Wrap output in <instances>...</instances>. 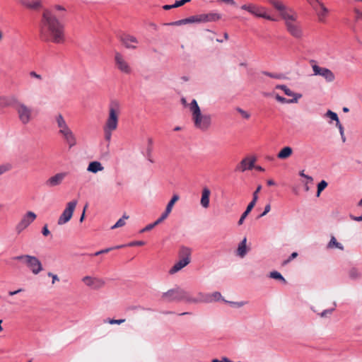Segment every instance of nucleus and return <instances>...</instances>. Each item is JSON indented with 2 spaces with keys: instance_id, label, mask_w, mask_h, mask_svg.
I'll list each match as a JSON object with an SVG mask.
<instances>
[{
  "instance_id": "nucleus-47",
  "label": "nucleus",
  "mask_w": 362,
  "mask_h": 362,
  "mask_svg": "<svg viewBox=\"0 0 362 362\" xmlns=\"http://www.w3.org/2000/svg\"><path fill=\"white\" fill-rule=\"evenodd\" d=\"M236 110L243 116V117L245 118V119H249L250 117V113H248L247 112H246L245 110L240 108V107H238L236 109Z\"/></svg>"
},
{
  "instance_id": "nucleus-15",
  "label": "nucleus",
  "mask_w": 362,
  "mask_h": 362,
  "mask_svg": "<svg viewBox=\"0 0 362 362\" xmlns=\"http://www.w3.org/2000/svg\"><path fill=\"white\" fill-rule=\"evenodd\" d=\"M115 62L117 68L122 73L129 74L132 73V68L124 56L119 52L115 54Z\"/></svg>"
},
{
  "instance_id": "nucleus-13",
  "label": "nucleus",
  "mask_w": 362,
  "mask_h": 362,
  "mask_svg": "<svg viewBox=\"0 0 362 362\" xmlns=\"http://www.w3.org/2000/svg\"><path fill=\"white\" fill-rule=\"evenodd\" d=\"M81 281L87 287L93 290L100 289L105 284V281L103 279L93 276H85Z\"/></svg>"
},
{
  "instance_id": "nucleus-54",
  "label": "nucleus",
  "mask_w": 362,
  "mask_h": 362,
  "mask_svg": "<svg viewBox=\"0 0 362 362\" xmlns=\"http://www.w3.org/2000/svg\"><path fill=\"white\" fill-rule=\"evenodd\" d=\"M144 245V241H134L128 244L129 246H141Z\"/></svg>"
},
{
  "instance_id": "nucleus-21",
  "label": "nucleus",
  "mask_w": 362,
  "mask_h": 362,
  "mask_svg": "<svg viewBox=\"0 0 362 362\" xmlns=\"http://www.w3.org/2000/svg\"><path fill=\"white\" fill-rule=\"evenodd\" d=\"M122 42L127 49H136L139 41L137 38L131 35H125L122 37Z\"/></svg>"
},
{
  "instance_id": "nucleus-27",
  "label": "nucleus",
  "mask_w": 362,
  "mask_h": 362,
  "mask_svg": "<svg viewBox=\"0 0 362 362\" xmlns=\"http://www.w3.org/2000/svg\"><path fill=\"white\" fill-rule=\"evenodd\" d=\"M293 154V149L290 146H284L277 154V158L281 160L288 158Z\"/></svg>"
},
{
  "instance_id": "nucleus-34",
  "label": "nucleus",
  "mask_w": 362,
  "mask_h": 362,
  "mask_svg": "<svg viewBox=\"0 0 362 362\" xmlns=\"http://www.w3.org/2000/svg\"><path fill=\"white\" fill-rule=\"evenodd\" d=\"M276 100L281 103H297L296 98L286 99L279 94L275 95Z\"/></svg>"
},
{
  "instance_id": "nucleus-6",
  "label": "nucleus",
  "mask_w": 362,
  "mask_h": 362,
  "mask_svg": "<svg viewBox=\"0 0 362 362\" xmlns=\"http://www.w3.org/2000/svg\"><path fill=\"white\" fill-rule=\"evenodd\" d=\"M120 114V105L116 100L111 101L109 105L108 116L105 120L103 128L116 130L118 127L119 116Z\"/></svg>"
},
{
  "instance_id": "nucleus-59",
  "label": "nucleus",
  "mask_w": 362,
  "mask_h": 362,
  "mask_svg": "<svg viewBox=\"0 0 362 362\" xmlns=\"http://www.w3.org/2000/svg\"><path fill=\"white\" fill-rule=\"evenodd\" d=\"M23 291V288H19V289H18V290H16V291H9V292H8V295H9V296H14V295H16V294H18V293H19L22 292Z\"/></svg>"
},
{
  "instance_id": "nucleus-55",
  "label": "nucleus",
  "mask_w": 362,
  "mask_h": 362,
  "mask_svg": "<svg viewBox=\"0 0 362 362\" xmlns=\"http://www.w3.org/2000/svg\"><path fill=\"white\" fill-rule=\"evenodd\" d=\"M48 276H51L52 278V284H54L56 281H59L57 275H56V274H52L51 272H49L48 273Z\"/></svg>"
},
{
  "instance_id": "nucleus-38",
  "label": "nucleus",
  "mask_w": 362,
  "mask_h": 362,
  "mask_svg": "<svg viewBox=\"0 0 362 362\" xmlns=\"http://www.w3.org/2000/svg\"><path fill=\"white\" fill-rule=\"evenodd\" d=\"M349 276L351 279H357L361 276V274L356 268H352L349 272Z\"/></svg>"
},
{
  "instance_id": "nucleus-2",
  "label": "nucleus",
  "mask_w": 362,
  "mask_h": 362,
  "mask_svg": "<svg viewBox=\"0 0 362 362\" xmlns=\"http://www.w3.org/2000/svg\"><path fill=\"white\" fill-rule=\"evenodd\" d=\"M267 1L279 11L281 18L284 21L286 31L289 35L297 40L303 38V28L301 22L298 20L297 13L286 7L279 0H267Z\"/></svg>"
},
{
  "instance_id": "nucleus-52",
  "label": "nucleus",
  "mask_w": 362,
  "mask_h": 362,
  "mask_svg": "<svg viewBox=\"0 0 362 362\" xmlns=\"http://www.w3.org/2000/svg\"><path fill=\"white\" fill-rule=\"evenodd\" d=\"M191 0H180V1H176L175 2V6H176V8H177L179 6H181L184 5L186 3L189 2Z\"/></svg>"
},
{
  "instance_id": "nucleus-25",
  "label": "nucleus",
  "mask_w": 362,
  "mask_h": 362,
  "mask_svg": "<svg viewBox=\"0 0 362 362\" xmlns=\"http://www.w3.org/2000/svg\"><path fill=\"white\" fill-rule=\"evenodd\" d=\"M21 4L29 9H38L41 7V0H21Z\"/></svg>"
},
{
  "instance_id": "nucleus-1",
  "label": "nucleus",
  "mask_w": 362,
  "mask_h": 362,
  "mask_svg": "<svg viewBox=\"0 0 362 362\" xmlns=\"http://www.w3.org/2000/svg\"><path fill=\"white\" fill-rule=\"evenodd\" d=\"M40 35L42 40L45 42L62 44L65 41L64 24L48 10L42 13Z\"/></svg>"
},
{
  "instance_id": "nucleus-7",
  "label": "nucleus",
  "mask_w": 362,
  "mask_h": 362,
  "mask_svg": "<svg viewBox=\"0 0 362 362\" xmlns=\"http://www.w3.org/2000/svg\"><path fill=\"white\" fill-rule=\"evenodd\" d=\"M192 250L189 247L182 246L179 250V261L177 262L169 270L170 274H174L188 265L191 262Z\"/></svg>"
},
{
  "instance_id": "nucleus-19",
  "label": "nucleus",
  "mask_w": 362,
  "mask_h": 362,
  "mask_svg": "<svg viewBox=\"0 0 362 362\" xmlns=\"http://www.w3.org/2000/svg\"><path fill=\"white\" fill-rule=\"evenodd\" d=\"M312 6L315 9L319 21L324 22L329 12L328 9L320 0H318V2L313 1V6Z\"/></svg>"
},
{
  "instance_id": "nucleus-53",
  "label": "nucleus",
  "mask_w": 362,
  "mask_h": 362,
  "mask_svg": "<svg viewBox=\"0 0 362 362\" xmlns=\"http://www.w3.org/2000/svg\"><path fill=\"white\" fill-rule=\"evenodd\" d=\"M336 127L339 129L340 135L343 136V134L344 133V129L342 124L340 123V121L336 123Z\"/></svg>"
},
{
  "instance_id": "nucleus-64",
  "label": "nucleus",
  "mask_w": 362,
  "mask_h": 362,
  "mask_svg": "<svg viewBox=\"0 0 362 362\" xmlns=\"http://www.w3.org/2000/svg\"><path fill=\"white\" fill-rule=\"evenodd\" d=\"M54 8L57 11H65V8L61 5H56Z\"/></svg>"
},
{
  "instance_id": "nucleus-61",
  "label": "nucleus",
  "mask_w": 362,
  "mask_h": 362,
  "mask_svg": "<svg viewBox=\"0 0 362 362\" xmlns=\"http://www.w3.org/2000/svg\"><path fill=\"white\" fill-rule=\"evenodd\" d=\"M351 218L352 220L356 221H362V215L359 216H351Z\"/></svg>"
},
{
  "instance_id": "nucleus-31",
  "label": "nucleus",
  "mask_w": 362,
  "mask_h": 362,
  "mask_svg": "<svg viewBox=\"0 0 362 362\" xmlns=\"http://www.w3.org/2000/svg\"><path fill=\"white\" fill-rule=\"evenodd\" d=\"M327 248H329V249L337 248L341 250H343L344 246L340 243H338L334 236H332L329 243L327 244Z\"/></svg>"
},
{
  "instance_id": "nucleus-44",
  "label": "nucleus",
  "mask_w": 362,
  "mask_h": 362,
  "mask_svg": "<svg viewBox=\"0 0 362 362\" xmlns=\"http://www.w3.org/2000/svg\"><path fill=\"white\" fill-rule=\"evenodd\" d=\"M105 323H109L110 325H120L125 322V319H119V320H113V319H107L104 321Z\"/></svg>"
},
{
  "instance_id": "nucleus-14",
  "label": "nucleus",
  "mask_w": 362,
  "mask_h": 362,
  "mask_svg": "<svg viewBox=\"0 0 362 362\" xmlns=\"http://www.w3.org/2000/svg\"><path fill=\"white\" fill-rule=\"evenodd\" d=\"M312 69L314 76H320L325 79L327 82H332L335 79L334 73L329 69L321 67L317 64L312 65Z\"/></svg>"
},
{
  "instance_id": "nucleus-49",
  "label": "nucleus",
  "mask_w": 362,
  "mask_h": 362,
  "mask_svg": "<svg viewBox=\"0 0 362 362\" xmlns=\"http://www.w3.org/2000/svg\"><path fill=\"white\" fill-rule=\"evenodd\" d=\"M156 226H157V224H156V221L153 223H151V224H148L147 225L145 228H144L141 232L143 233V232H145V231H148V230H150L151 229H153Z\"/></svg>"
},
{
  "instance_id": "nucleus-18",
  "label": "nucleus",
  "mask_w": 362,
  "mask_h": 362,
  "mask_svg": "<svg viewBox=\"0 0 362 362\" xmlns=\"http://www.w3.org/2000/svg\"><path fill=\"white\" fill-rule=\"evenodd\" d=\"M256 161L255 158L246 157L243 158L238 165H236L235 170L243 173L247 170H252L254 168Z\"/></svg>"
},
{
  "instance_id": "nucleus-32",
  "label": "nucleus",
  "mask_w": 362,
  "mask_h": 362,
  "mask_svg": "<svg viewBox=\"0 0 362 362\" xmlns=\"http://www.w3.org/2000/svg\"><path fill=\"white\" fill-rule=\"evenodd\" d=\"M179 198L180 197L177 194H174L173 196V197L171 198V199L170 200V202H168V204L166 206L165 211H167V213L170 214L175 203L177 201H178Z\"/></svg>"
},
{
  "instance_id": "nucleus-12",
  "label": "nucleus",
  "mask_w": 362,
  "mask_h": 362,
  "mask_svg": "<svg viewBox=\"0 0 362 362\" xmlns=\"http://www.w3.org/2000/svg\"><path fill=\"white\" fill-rule=\"evenodd\" d=\"M37 218V215L33 211H27L21 217L20 221L16 226V231L18 234L25 230Z\"/></svg>"
},
{
  "instance_id": "nucleus-4",
  "label": "nucleus",
  "mask_w": 362,
  "mask_h": 362,
  "mask_svg": "<svg viewBox=\"0 0 362 362\" xmlns=\"http://www.w3.org/2000/svg\"><path fill=\"white\" fill-rule=\"evenodd\" d=\"M14 110L17 114L19 122L23 125L28 124L35 117L34 109L19 99L18 100H16Z\"/></svg>"
},
{
  "instance_id": "nucleus-45",
  "label": "nucleus",
  "mask_w": 362,
  "mask_h": 362,
  "mask_svg": "<svg viewBox=\"0 0 362 362\" xmlns=\"http://www.w3.org/2000/svg\"><path fill=\"white\" fill-rule=\"evenodd\" d=\"M261 189H262V186L261 185H259L257 187L256 190L252 194V200L251 201V202H253L255 204L257 203V201L258 199V193L259 192Z\"/></svg>"
},
{
  "instance_id": "nucleus-33",
  "label": "nucleus",
  "mask_w": 362,
  "mask_h": 362,
  "mask_svg": "<svg viewBox=\"0 0 362 362\" xmlns=\"http://www.w3.org/2000/svg\"><path fill=\"white\" fill-rule=\"evenodd\" d=\"M129 218V216L124 214L121 218H119L115 225L111 227V229H115L117 228L122 227L125 225V221Z\"/></svg>"
},
{
  "instance_id": "nucleus-58",
  "label": "nucleus",
  "mask_w": 362,
  "mask_h": 362,
  "mask_svg": "<svg viewBox=\"0 0 362 362\" xmlns=\"http://www.w3.org/2000/svg\"><path fill=\"white\" fill-rule=\"evenodd\" d=\"M299 175H300V176L305 177V178L309 180L310 181H313L312 177H310L308 175H305L303 171L300 172Z\"/></svg>"
},
{
  "instance_id": "nucleus-35",
  "label": "nucleus",
  "mask_w": 362,
  "mask_h": 362,
  "mask_svg": "<svg viewBox=\"0 0 362 362\" xmlns=\"http://www.w3.org/2000/svg\"><path fill=\"white\" fill-rule=\"evenodd\" d=\"M208 296L209 297V298L211 300L210 303L214 301H218L220 300H224L222 298L221 293L218 291H215L211 294L208 293Z\"/></svg>"
},
{
  "instance_id": "nucleus-36",
  "label": "nucleus",
  "mask_w": 362,
  "mask_h": 362,
  "mask_svg": "<svg viewBox=\"0 0 362 362\" xmlns=\"http://www.w3.org/2000/svg\"><path fill=\"white\" fill-rule=\"evenodd\" d=\"M325 116L326 117H328V118L331 119V120H332V121H335L336 123L339 122V119L337 114L334 112L333 111H332L330 110H327L326 112Z\"/></svg>"
},
{
  "instance_id": "nucleus-23",
  "label": "nucleus",
  "mask_w": 362,
  "mask_h": 362,
  "mask_svg": "<svg viewBox=\"0 0 362 362\" xmlns=\"http://www.w3.org/2000/svg\"><path fill=\"white\" fill-rule=\"evenodd\" d=\"M16 100H18V98L14 95L10 97L0 96V108H5L8 106H12L14 108Z\"/></svg>"
},
{
  "instance_id": "nucleus-26",
  "label": "nucleus",
  "mask_w": 362,
  "mask_h": 362,
  "mask_svg": "<svg viewBox=\"0 0 362 362\" xmlns=\"http://www.w3.org/2000/svg\"><path fill=\"white\" fill-rule=\"evenodd\" d=\"M276 88L283 90L284 93L288 96H291L293 98H296V103H298V100L302 98V94L293 92L286 85H277Z\"/></svg>"
},
{
  "instance_id": "nucleus-11",
  "label": "nucleus",
  "mask_w": 362,
  "mask_h": 362,
  "mask_svg": "<svg viewBox=\"0 0 362 362\" xmlns=\"http://www.w3.org/2000/svg\"><path fill=\"white\" fill-rule=\"evenodd\" d=\"M77 200H72L66 204V206L64 211H62V214L59 216L57 224L59 226H62L67 222H69L74 214V211L76 209V206L77 205Z\"/></svg>"
},
{
  "instance_id": "nucleus-62",
  "label": "nucleus",
  "mask_w": 362,
  "mask_h": 362,
  "mask_svg": "<svg viewBox=\"0 0 362 362\" xmlns=\"http://www.w3.org/2000/svg\"><path fill=\"white\" fill-rule=\"evenodd\" d=\"M163 8L165 10H170L171 8H176V6H175V4H172V5H165V6H163Z\"/></svg>"
},
{
  "instance_id": "nucleus-42",
  "label": "nucleus",
  "mask_w": 362,
  "mask_h": 362,
  "mask_svg": "<svg viewBox=\"0 0 362 362\" xmlns=\"http://www.w3.org/2000/svg\"><path fill=\"white\" fill-rule=\"evenodd\" d=\"M223 301L227 303H229L230 305H233L234 307H236V308L243 307V306L245 305L247 303V301L233 302V301H228V300H223Z\"/></svg>"
},
{
  "instance_id": "nucleus-3",
  "label": "nucleus",
  "mask_w": 362,
  "mask_h": 362,
  "mask_svg": "<svg viewBox=\"0 0 362 362\" xmlns=\"http://www.w3.org/2000/svg\"><path fill=\"white\" fill-rule=\"evenodd\" d=\"M189 110L192 112V119L194 127L202 132L209 130L212 123L211 115L202 114L195 99L190 103Z\"/></svg>"
},
{
  "instance_id": "nucleus-29",
  "label": "nucleus",
  "mask_w": 362,
  "mask_h": 362,
  "mask_svg": "<svg viewBox=\"0 0 362 362\" xmlns=\"http://www.w3.org/2000/svg\"><path fill=\"white\" fill-rule=\"evenodd\" d=\"M246 243L247 239L246 238H244L243 240L238 245L237 255L240 257H244L247 252Z\"/></svg>"
},
{
  "instance_id": "nucleus-41",
  "label": "nucleus",
  "mask_w": 362,
  "mask_h": 362,
  "mask_svg": "<svg viewBox=\"0 0 362 362\" xmlns=\"http://www.w3.org/2000/svg\"><path fill=\"white\" fill-rule=\"evenodd\" d=\"M327 186V182L325 180H322L317 185V197H319L322 191H323Z\"/></svg>"
},
{
  "instance_id": "nucleus-46",
  "label": "nucleus",
  "mask_w": 362,
  "mask_h": 362,
  "mask_svg": "<svg viewBox=\"0 0 362 362\" xmlns=\"http://www.w3.org/2000/svg\"><path fill=\"white\" fill-rule=\"evenodd\" d=\"M336 306V303H334V307ZM334 310V308H331V309H327V310H325L324 311H322L320 315V317H327V315H330L332 314V313Z\"/></svg>"
},
{
  "instance_id": "nucleus-10",
  "label": "nucleus",
  "mask_w": 362,
  "mask_h": 362,
  "mask_svg": "<svg viewBox=\"0 0 362 362\" xmlns=\"http://www.w3.org/2000/svg\"><path fill=\"white\" fill-rule=\"evenodd\" d=\"M161 298L163 301L168 303L181 300H185L187 303V292L179 287H177L163 293L161 296Z\"/></svg>"
},
{
  "instance_id": "nucleus-37",
  "label": "nucleus",
  "mask_w": 362,
  "mask_h": 362,
  "mask_svg": "<svg viewBox=\"0 0 362 362\" xmlns=\"http://www.w3.org/2000/svg\"><path fill=\"white\" fill-rule=\"evenodd\" d=\"M269 276L274 279L281 280L284 284L286 283V279L279 272H276V271L272 272L269 274Z\"/></svg>"
},
{
  "instance_id": "nucleus-16",
  "label": "nucleus",
  "mask_w": 362,
  "mask_h": 362,
  "mask_svg": "<svg viewBox=\"0 0 362 362\" xmlns=\"http://www.w3.org/2000/svg\"><path fill=\"white\" fill-rule=\"evenodd\" d=\"M58 134L62 137V139L67 144L69 148H73L77 144L76 136L71 128L62 131L58 133Z\"/></svg>"
},
{
  "instance_id": "nucleus-22",
  "label": "nucleus",
  "mask_w": 362,
  "mask_h": 362,
  "mask_svg": "<svg viewBox=\"0 0 362 362\" xmlns=\"http://www.w3.org/2000/svg\"><path fill=\"white\" fill-rule=\"evenodd\" d=\"M208 293H198L197 297H192L187 292V303H210Z\"/></svg>"
},
{
  "instance_id": "nucleus-30",
  "label": "nucleus",
  "mask_w": 362,
  "mask_h": 362,
  "mask_svg": "<svg viewBox=\"0 0 362 362\" xmlns=\"http://www.w3.org/2000/svg\"><path fill=\"white\" fill-rule=\"evenodd\" d=\"M256 204L253 203V202H250L249 204L247 205V208H246V210L242 214L238 222V224L239 226L242 225L245 221V219L246 218V217L248 216V214L250 213V211H252V209L254 208V206H255Z\"/></svg>"
},
{
  "instance_id": "nucleus-20",
  "label": "nucleus",
  "mask_w": 362,
  "mask_h": 362,
  "mask_svg": "<svg viewBox=\"0 0 362 362\" xmlns=\"http://www.w3.org/2000/svg\"><path fill=\"white\" fill-rule=\"evenodd\" d=\"M54 122H55L56 127L58 130V132H57L58 133H59L62 131L71 129V127L68 124L66 119L64 118V117L63 116V115L62 113L56 114L54 115Z\"/></svg>"
},
{
  "instance_id": "nucleus-5",
  "label": "nucleus",
  "mask_w": 362,
  "mask_h": 362,
  "mask_svg": "<svg viewBox=\"0 0 362 362\" xmlns=\"http://www.w3.org/2000/svg\"><path fill=\"white\" fill-rule=\"evenodd\" d=\"M221 16L217 13H202L192 16L189 18L179 20L172 23L174 25H182L187 23H202L207 22H215L218 21Z\"/></svg>"
},
{
  "instance_id": "nucleus-43",
  "label": "nucleus",
  "mask_w": 362,
  "mask_h": 362,
  "mask_svg": "<svg viewBox=\"0 0 362 362\" xmlns=\"http://www.w3.org/2000/svg\"><path fill=\"white\" fill-rule=\"evenodd\" d=\"M115 130H110L109 129L103 128L105 139L110 142L112 138V134Z\"/></svg>"
},
{
  "instance_id": "nucleus-50",
  "label": "nucleus",
  "mask_w": 362,
  "mask_h": 362,
  "mask_svg": "<svg viewBox=\"0 0 362 362\" xmlns=\"http://www.w3.org/2000/svg\"><path fill=\"white\" fill-rule=\"evenodd\" d=\"M29 74L32 78H36L37 80L41 81L42 79V76L40 74H38L35 71H30Z\"/></svg>"
},
{
  "instance_id": "nucleus-17",
  "label": "nucleus",
  "mask_w": 362,
  "mask_h": 362,
  "mask_svg": "<svg viewBox=\"0 0 362 362\" xmlns=\"http://www.w3.org/2000/svg\"><path fill=\"white\" fill-rule=\"evenodd\" d=\"M68 173L66 172H59L54 175L49 177L45 182V185L49 187H55L57 186L60 185L65 177L67 176Z\"/></svg>"
},
{
  "instance_id": "nucleus-63",
  "label": "nucleus",
  "mask_w": 362,
  "mask_h": 362,
  "mask_svg": "<svg viewBox=\"0 0 362 362\" xmlns=\"http://www.w3.org/2000/svg\"><path fill=\"white\" fill-rule=\"evenodd\" d=\"M297 256H298V253L297 252H293L291 255V256H290L289 259H288V261H291V259L296 258Z\"/></svg>"
},
{
  "instance_id": "nucleus-48",
  "label": "nucleus",
  "mask_w": 362,
  "mask_h": 362,
  "mask_svg": "<svg viewBox=\"0 0 362 362\" xmlns=\"http://www.w3.org/2000/svg\"><path fill=\"white\" fill-rule=\"evenodd\" d=\"M169 214V213H167V211H165V212L161 215V216L156 221V224L158 225L159 223H160L165 218H167Z\"/></svg>"
},
{
  "instance_id": "nucleus-40",
  "label": "nucleus",
  "mask_w": 362,
  "mask_h": 362,
  "mask_svg": "<svg viewBox=\"0 0 362 362\" xmlns=\"http://www.w3.org/2000/svg\"><path fill=\"white\" fill-rule=\"evenodd\" d=\"M12 168L10 163H4L0 165V175L8 172Z\"/></svg>"
},
{
  "instance_id": "nucleus-56",
  "label": "nucleus",
  "mask_w": 362,
  "mask_h": 362,
  "mask_svg": "<svg viewBox=\"0 0 362 362\" xmlns=\"http://www.w3.org/2000/svg\"><path fill=\"white\" fill-rule=\"evenodd\" d=\"M42 233L45 236H47L48 235H49L50 232L47 225L44 226V227L42 228Z\"/></svg>"
},
{
  "instance_id": "nucleus-39",
  "label": "nucleus",
  "mask_w": 362,
  "mask_h": 362,
  "mask_svg": "<svg viewBox=\"0 0 362 362\" xmlns=\"http://www.w3.org/2000/svg\"><path fill=\"white\" fill-rule=\"evenodd\" d=\"M124 245H117L114 247H108V248H106V249H104V250H100V251H98L96 252L94 255L95 256H98V255H100L101 254H104V253H107L108 252L112 250L113 249H119V248H122L123 247Z\"/></svg>"
},
{
  "instance_id": "nucleus-9",
  "label": "nucleus",
  "mask_w": 362,
  "mask_h": 362,
  "mask_svg": "<svg viewBox=\"0 0 362 362\" xmlns=\"http://www.w3.org/2000/svg\"><path fill=\"white\" fill-rule=\"evenodd\" d=\"M240 8L255 17L262 18L272 21H276L274 18L267 13V8L264 6L250 3L243 4Z\"/></svg>"
},
{
  "instance_id": "nucleus-24",
  "label": "nucleus",
  "mask_w": 362,
  "mask_h": 362,
  "mask_svg": "<svg viewBox=\"0 0 362 362\" xmlns=\"http://www.w3.org/2000/svg\"><path fill=\"white\" fill-rule=\"evenodd\" d=\"M210 195V189L206 187H204L202 190V197L200 200V204L204 209H207L209 206Z\"/></svg>"
},
{
  "instance_id": "nucleus-57",
  "label": "nucleus",
  "mask_w": 362,
  "mask_h": 362,
  "mask_svg": "<svg viewBox=\"0 0 362 362\" xmlns=\"http://www.w3.org/2000/svg\"><path fill=\"white\" fill-rule=\"evenodd\" d=\"M262 74L266 75V76H269L271 78H279V76L276 74H272V73H270V72L263 71Z\"/></svg>"
},
{
  "instance_id": "nucleus-60",
  "label": "nucleus",
  "mask_w": 362,
  "mask_h": 362,
  "mask_svg": "<svg viewBox=\"0 0 362 362\" xmlns=\"http://www.w3.org/2000/svg\"><path fill=\"white\" fill-rule=\"evenodd\" d=\"M221 1L223 3H225V4H228L233 5V6L235 5V2L234 1V0H221Z\"/></svg>"
},
{
  "instance_id": "nucleus-28",
  "label": "nucleus",
  "mask_w": 362,
  "mask_h": 362,
  "mask_svg": "<svg viewBox=\"0 0 362 362\" xmlns=\"http://www.w3.org/2000/svg\"><path fill=\"white\" fill-rule=\"evenodd\" d=\"M104 168L99 161H93L88 164L87 170L93 173H97L99 171L103 170Z\"/></svg>"
},
{
  "instance_id": "nucleus-51",
  "label": "nucleus",
  "mask_w": 362,
  "mask_h": 362,
  "mask_svg": "<svg viewBox=\"0 0 362 362\" xmlns=\"http://www.w3.org/2000/svg\"><path fill=\"white\" fill-rule=\"evenodd\" d=\"M271 210V206L269 204H267L264 207V211L259 215V217L264 216Z\"/></svg>"
},
{
  "instance_id": "nucleus-8",
  "label": "nucleus",
  "mask_w": 362,
  "mask_h": 362,
  "mask_svg": "<svg viewBox=\"0 0 362 362\" xmlns=\"http://www.w3.org/2000/svg\"><path fill=\"white\" fill-rule=\"evenodd\" d=\"M14 259L21 261L23 264L26 265L35 275L38 274L43 269L41 262L35 256L22 255L15 257Z\"/></svg>"
}]
</instances>
